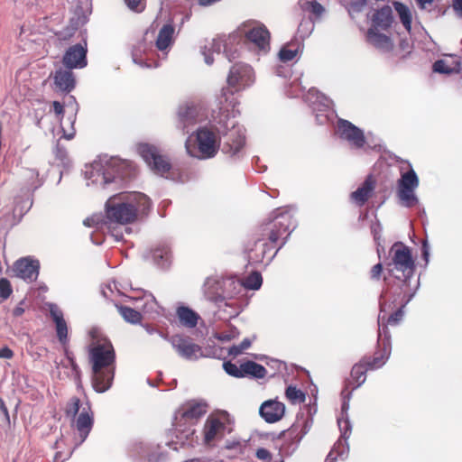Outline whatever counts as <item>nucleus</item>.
<instances>
[{
  "label": "nucleus",
  "mask_w": 462,
  "mask_h": 462,
  "mask_svg": "<svg viewBox=\"0 0 462 462\" xmlns=\"http://www.w3.org/2000/svg\"><path fill=\"white\" fill-rule=\"evenodd\" d=\"M304 98L314 111L328 112L332 106V100L315 88H310Z\"/></svg>",
  "instance_id": "nucleus-24"
},
{
  "label": "nucleus",
  "mask_w": 462,
  "mask_h": 462,
  "mask_svg": "<svg viewBox=\"0 0 462 462\" xmlns=\"http://www.w3.org/2000/svg\"><path fill=\"white\" fill-rule=\"evenodd\" d=\"M174 33V25L168 23L162 25L156 36V28L152 24L145 31L143 39L133 49L132 57L134 62L141 67H158L157 62L153 64L150 62V57L155 53L156 50L166 55L173 44Z\"/></svg>",
  "instance_id": "nucleus-4"
},
{
  "label": "nucleus",
  "mask_w": 462,
  "mask_h": 462,
  "mask_svg": "<svg viewBox=\"0 0 462 462\" xmlns=\"http://www.w3.org/2000/svg\"><path fill=\"white\" fill-rule=\"evenodd\" d=\"M385 317L378 315V346L380 351L373 358L365 357L366 365L370 370H375L382 367L391 355V337L388 328L383 325Z\"/></svg>",
  "instance_id": "nucleus-9"
},
{
  "label": "nucleus",
  "mask_w": 462,
  "mask_h": 462,
  "mask_svg": "<svg viewBox=\"0 0 462 462\" xmlns=\"http://www.w3.org/2000/svg\"><path fill=\"white\" fill-rule=\"evenodd\" d=\"M393 6L403 27L408 32H410L411 30L412 21V14L411 9L409 8V6L401 2H394Z\"/></svg>",
  "instance_id": "nucleus-38"
},
{
  "label": "nucleus",
  "mask_w": 462,
  "mask_h": 462,
  "mask_svg": "<svg viewBox=\"0 0 462 462\" xmlns=\"http://www.w3.org/2000/svg\"><path fill=\"white\" fill-rule=\"evenodd\" d=\"M243 377L251 375L254 378L262 379L266 375V369L260 364L254 361H246L242 364Z\"/></svg>",
  "instance_id": "nucleus-39"
},
{
  "label": "nucleus",
  "mask_w": 462,
  "mask_h": 462,
  "mask_svg": "<svg viewBox=\"0 0 462 462\" xmlns=\"http://www.w3.org/2000/svg\"><path fill=\"white\" fill-rule=\"evenodd\" d=\"M245 445H246L245 441H242L239 439H231V440H226L225 448L226 449H230V450L234 449L238 453H242L244 448H245Z\"/></svg>",
  "instance_id": "nucleus-55"
},
{
  "label": "nucleus",
  "mask_w": 462,
  "mask_h": 462,
  "mask_svg": "<svg viewBox=\"0 0 462 462\" xmlns=\"http://www.w3.org/2000/svg\"><path fill=\"white\" fill-rule=\"evenodd\" d=\"M138 152L155 173L164 176L170 171V162L161 153L156 146L149 143H141L138 145Z\"/></svg>",
  "instance_id": "nucleus-11"
},
{
  "label": "nucleus",
  "mask_w": 462,
  "mask_h": 462,
  "mask_svg": "<svg viewBox=\"0 0 462 462\" xmlns=\"http://www.w3.org/2000/svg\"><path fill=\"white\" fill-rule=\"evenodd\" d=\"M242 282V288L249 289V290H258L262 283L263 278L260 273L254 272L250 275H248Z\"/></svg>",
  "instance_id": "nucleus-45"
},
{
  "label": "nucleus",
  "mask_w": 462,
  "mask_h": 462,
  "mask_svg": "<svg viewBox=\"0 0 462 462\" xmlns=\"http://www.w3.org/2000/svg\"><path fill=\"white\" fill-rule=\"evenodd\" d=\"M23 177L26 180V188L28 190H34L42 185L39 173L35 169H26L23 171Z\"/></svg>",
  "instance_id": "nucleus-43"
},
{
  "label": "nucleus",
  "mask_w": 462,
  "mask_h": 462,
  "mask_svg": "<svg viewBox=\"0 0 462 462\" xmlns=\"http://www.w3.org/2000/svg\"><path fill=\"white\" fill-rule=\"evenodd\" d=\"M14 356V352L8 346H4L0 349V358L11 359Z\"/></svg>",
  "instance_id": "nucleus-61"
},
{
  "label": "nucleus",
  "mask_w": 462,
  "mask_h": 462,
  "mask_svg": "<svg viewBox=\"0 0 462 462\" xmlns=\"http://www.w3.org/2000/svg\"><path fill=\"white\" fill-rule=\"evenodd\" d=\"M259 413L266 422L274 423L284 416L285 405L276 400H268L262 403Z\"/></svg>",
  "instance_id": "nucleus-23"
},
{
  "label": "nucleus",
  "mask_w": 462,
  "mask_h": 462,
  "mask_svg": "<svg viewBox=\"0 0 462 462\" xmlns=\"http://www.w3.org/2000/svg\"><path fill=\"white\" fill-rule=\"evenodd\" d=\"M285 395L291 403H301L305 402V393L295 386L287 387Z\"/></svg>",
  "instance_id": "nucleus-46"
},
{
  "label": "nucleus",
  "mask_w": 462,
  "mask_h": 462,
  "mask_svg": "<svg viewBox=\"0 0 462 462\" xmlns=\"http://www.w3.org/2000/svg\"><path fill=\"white\" fill-rule=\"evenodd\" d=\"M48 308L50 315L56 326L57 337L60 342L65 345L68 342V326L63 318V313L54 303H50Z\"/></svg>",
  "instance_id": "nucleus-25"
},
{
  "label": "nucleus",
  "mask_w": 462,
  "mask_h": 462,
  "mask_svg": "<svg viewBox=\"0 0 462 462\" xmlns=\"http://www.w3.org/2000/svg\"><path fill=\"white\" fill-rule=\"evenodd\" d=\"M69 98L72 99L73 102L75 103V107L72 109V115H71V116H69L68 118V121H69V123L70 125V130L67 131L65 129V127L63 125H61L62 131H63V136L67 140H71L74 137V135H75L74 123H75V120H76V114H77L78 109H79L78 104L76 103V100H75L74 97H70Z\"/></svg>",
  "instance_id": "nucleus-48"
},
{
  "label": "nucleus",
  "mask_w": 462,
  "mask_h": 462,
  "mask_svg": "<svg viewBox=\"0 0 462 462\" xmlns=\"http://www.w3.org/2000/svg\"><path fill=\"white\" fill-rule=\"evenodd\" d=\"M420 180L413 169L402 173L397 181V196L401 204L406 208H411L419 201L415 190L419 187Z\"/></svg>",
  "instance_id": "nucleus-10"
},
{
  "label": "nucleus",
  "mask_w": 462,
  "mask_h": 462,
  "mask_svg": "<svg viewBox=\"0 0 462 462\" xmlns=\"http://www.w3.org/2000/svg\"><path fill=\"white\" fill-rule=\"evenodd\" d=\"M350 393L347 394L346 397H344L342 406H341V413L340 416H348V410H349V400H350Z\"/></svg>",
  "instance_id": "nucleus-58"
},
{
  "label": "nucleus",
  "mask_w": 462,
  "mask_h": 462,
  "mask_svg": "<svg viewBox=\"0 0 462 462\" xmlns=\"http://www.w3.org/2000/svg\"><path fill=\"white\" fill-rule=\"evenodd\" d=\"M313 420L303 414L298 415L295 422L286 430L280 432L278 439L282 441L279 453L282 457L292 455L298 448L300 442L310 431Z\"/></svg>",
  "instance_id": "nucleus-7"
},
{
  "label": "nucleus",
  "mask_w": 462,
  "mask_h": 462,
  "mask_svg": "<svg viewBox=\"0 0 462 462\" xmlns=\"http://www.w3.org/2000/svg\"><path fill=\"white\" fill-rule=\"evenodd\" d=\"M80 410V400L78 397H72L66 408V414L67 416L72 417L73 419L76 418L77 414L79 412Z\"/></svg>",
  "instance_id": "nucleus-51"
},
{
  "label": "nucleus",
  "mask_w": 462,
  "mask_h": 462,
  "mask_svg": "<svg viewBox=\"0 0 462 462\" xmlns=\"http://www.w3.org/2000/svg\"><path fill=\"white\" fill-rule=\"evenodd\" d=\"M222 301L226 299H232L242 291V282L232 277L222 278Z\"/></svg>",
  "instance_id": "nucleus-34"
},
{
  "label": "nucleus",
  "mask_w": 462,
  "mask_h": 462,
  "mask_svg": "<svg viewBox=\"0 0 462 462\" xmlns=\"http://www.w3.org/2000/svg\"><path fill=\"white\" fill-rule=\"evenodd\" d=\"M84 174L88 186L118 188L134 177V169L127 161L104 155L86 166Z\"/></svg>",
  "instance_id": "nucleus-1"
},
{
  "label": "nucleus",
  "mask_w": 462,
  "mask_h": 462,
  "mask_svg": "<svg viewBox=\"0 0 462 462\" xmlns=\"http://www.w3.org/2000/svg\"><path fill=\"white\" fill-rule=\"evenodd\" d=\"M373 27L376 29L387 30L393 23V10L389 5H383L376 10L371 17Z\"/></svg>",
  "instance_id": "nucleus-30"
},
{
  "label": "nucleus",
  "mask_w": 462,
  "mask_h": 462,
  "mask_svg": "<svg viewBox=\"0 0 462 462\" xmlns=\"http://www.w3.org/2000/svg\"><path fill=\"white\" fill-rule=\"evenodd\" d=\"M53 79L55 88L59 91L69 93L75 88L74 73L69 69L56 70Z\"/></svg>",
  "instance_id": "nucleus-26"
},
{
  "label": "nucleus",
  "mask_w": 462,
  "mask_h": 462,
  "mask_svg": "<svg viewBox=\"0 0 462 462\" xmlns=\"http://www.w3.org/2000/svg\"><path fill=\"white\" fill-rule=\"evenodd\" d=\"M125 2L131 10L141 11V0H125Z\"/></svg>",
  "instance_id": "nucleus-63"
},
{
  "label": "nucleus",
  "mask_w": 462,
  "mask_h": 462,
  "mask_svg": "<svg viewBox=\"0 0 462 462\" xmlns=\"http://www.w3.org/2000/svg\"><path fill=\"white\" fill-rule=\"evenodd\" d=\"M232 105V116L226 106H220L217 112H213L212 126L219 135L223 136L221 151L232 158H240L245 144V130L235 120V105Z\"/></svg>",
  "instance_id": "nucleus-2"
},
{
  "label": "nucleus",
  "mask_w": 462,
  "mask_h": 462,
  "mask_svg": "<svg viewBox=\"0 0 462 462\" xmlns=\"http://www.w3.org/2000/svg\"><path fill=\"white\" fill-rule=\"evenodd\" d=\"M87 42L70 46L65 52L62 63L66 69H83L87 66Z\"/></svg>",
  "instance_id": "nucleus-19"
},
{
  "label": "nucleus",
  "mask_w": 462,
  "mask_h": 462,
  "mask_svg": "<svg viewBox=\"0 0 462 462\" xmlns=\"http://www.w3.org/2000/svg\"><path fill=\"white\" fill-rule=\"evenodd\" d=\"M272 243L264 239H258L254 242V247L248 250V261L250 263H262L266 256L267 252L273 248Z\"/></svg>",
  "instance_id": "nucleus-33"
},
{
  "label": "nucleus",
  "mask_w": 462,
  "mask_h": 462,
  "mask_svg": "<svg viewBox=\"0 0 462 462\" xmlns=\"http://www.w3.org/2000/svg\"><path fill=\"white\" fill-rule=\"evenodd\" d=\"M225 429V425L218 419H208L205 424V440L211 442Z\"/></svg>",
  "instance_id": "nucleus-36"
},
{
  "label": "nucleus",
  "mask_w": 462,
  "mask_h": 462,
  "mask_svg": "<svg viewBox=\"0 0 462 462\" xmlns=\"http://www.w3.org/2000/svg\"><path fill=\"white\" fill-rule=\"evenodd\" d=\"M12 271L15 277L32 282L39 276L40 262L31 257H23L14 262Z\"/></svg>",
  "instance_id": "nucleus-18"
},
{
  "label": "nucleus",
  "mask_w": 462,
  "mask_h": 462,
  "mask_svg": "<svg viewBox=\"0 0 462 462\" xmlns=\"http://www.w3.org/2000/svg\"><path fill=\"white\" fill-rule=\"evenodd\" d=\"M222 278L218 277H208L206 279L203 290L206 297L215 302H222L223 298V287Z\"/></svg>",
  "instance_id": "nucleus-31"
},
{
  "label": "nucleus",
  "mask_w": 462,
  "mask_h": 462,
  "mask_svg": "<svg viewBox=\"0 0 462 462\" xmlns=\"http://www.w3.org/2000/svg\"><path fill=\"white\" fill-rule=\"evenodd\" d=\"M337 425L341 432V437L346 440L351 433V423L348 416H339L337 418Z\"/></svg>",
  "instance_id": "nucleus-49"
},
{
  "label": "nucleus",
  "mask_w": 462,
  "mask_h": 462,
  "mask_svg": "<svg viewBox=\"0 0 462 462\" xmlns=\"http://www.w3.org/2000/svg\"><path fill=\"white\" fill-rule=\"evenodd\" d=\"M208 404L204 401H189L180 407L175 413L173 426L175 430L185 434L188 438L194 433L190 426L206 414Z\"/></svg>",
  "instance_id": "nucleus-8"
},
{
  "label": "nucleus",
  "mask_w": 462,
  "mask_h": 462,
  "mask_svg": "<svg viewBox=\"0 0 462 462\" xmlns=\"http://www.w3.org/2000/svg\"><path fill=\"white\" fill-rule=\"evenodd\" d=\"M177 316L180 322L189 328H195L198 324L199 315L191 309L180 306L177 309Z\"/></svg>",
  "instance_id": "nucleus-35"
},
{
  "label": "nucleus",
  "mask_w": 462,
  "mask_h": 462,
  "mask_svg": "<svg viewBox=\"0 0 462 462\" xmlns=\"http://www.w3.org/2000/svg\"><path fill=\"white\" fill-rule=\"evenodd\" d=\"M275 216L273 217V226L269 234L270 243L275 244L280 237L286 232H288L282 245L276 249L273 256L269 259V262L275 256L277 252L285 245L288 236L291 232L295 228V221L292 218V216L290 212L277 209L274 212Z\"/></svg>",
  "instance_id": "nucleus-12"
},
{
  "label": "nucleus",
  "mask_w": 462,
  "mask_h": 462,
  "mask_svg": "<svg viewBox=\"0 0 462 462\" xmlns=\"http://www.w3.org/2000/svg\"><path fill=\"white\" fill-rule=\"evenodd\" d=\"M413 295H414V293H411L408 296L403 295L402 300H400L401 307L396 311L392 313L389 317L386 316L385 310H383V305L382 303L380 304L381 310H380L379 315L382 314L385 317L383 325L386 328L388 325L396 326L400 323V321L402 319V318L404 316L403 309L411 300Z\"/></svg>",
  "instance_id": "nucleus-32"
},
{
  "label": "nucleus",
  "mask_w": 462,
  "mask_h": 462,
  "mask_svg": "<svg viewBox=\"0 0 462 462\" xmlns=\"http://www.w3.org/2000/svg\"><path fill=\"white\" fill-rule=\"evenodd\" d=\"M93 423L94 420L90 411V406L88 403H87V406L82 407L79 416L73 420L72 425L75 427L78 432V437L76 439H79L76 447L81 445L87 439L92 430Z\"/></svg>",
  "instance_id": "nucleus-22"
},
{
  "label": "nucleus",
  "mask_w": 462,
  "mask_h": 462,
  "mask_svg": "<svg viewBox=\"0 0 462 462\" xmlns=\"http://www.w3.org/2000/svg\"><path fill=\"white\" fill-rule=\"evenodd\" d=\"M151 199L141 192L119 193L110 197L106 203L107 223L126 225L136 219L137 212L147 213Z\"/></svg>",
  "instance_id": "nucleus-3"
},
{
  "label": "nucleus",
  "mask_w": 462,
  "mask_h": 462,
  "mask_svg": "<svg viewBox=\"0 0 462 462\" xmlns=\"http://www.w3.org/2000/svg\"><path fill=\"white\" fill-rule=\"evenodd\" d=\"M116 306L118 310V312L121 314V316L124 318V319L125 321L132 323V324H136L141 321L142 315L138 310H136L131 307H127V306H123V305H116Z\"/></svg>",
  "instance_id": "nucleus-42"
},
{
  "label": "nucleus",
  "mask_w": 462,
  "mask_h": 462,
  "mask_svg": "<svg viewBox=\"0 0 462 462\" xmlns=\"http://www.w3.org/2000/svg\"><path fill=\"white\" fill-rule=\"evenodd\" d=\"M185 147L191 157L207 160L217 155L220 142L214 132L207 127H200L196 131L195 136L188 137Z\"/></svg>",
  "instance_id": "nucleus-6"
},
{
  "label": "nucleus",
  "mask_w": 462,
  "mask_h": 462,
  "mask_svg": "<svg viewBox=\"0 0 462 462\" xmlns=\"http://www.w3.org/2000/svg\"><path fill=\"white\" fill-rule=\"evenodd\" d=\"M315 117H316L317 124H319V125H326L329 121V117H328V115L327 114V112L320 113V114L317 113Z\"/></svg>",
  "instance_id": "nucleus-62"
},
{
  "label": "nucleus",
  "mask_w": 462,
  "mask_h": 462,
  "mask_svg": "<svg viewBox=\"0 0 462 462\" xmlns=\"http://www.w3.org/2000/svg\"><path fill=\"white\" fill-rule=\"evenodd\" d=\"M433 71L440 74H452L460 72V62H453L452 65H448L444 60H438L433 63Z\"/></svg>",
  "instance_id": "nucleus-41"
},
{
  "label": "nucleus",
  "mask_w": 462,
  "mask_h": 462,
  "mask_svg": "<svg viewBox=\"0 0 462 462\" xmlns=\"http://www.w3.org/2000/svg\"><path fill=\"white\" fill-rule=\"evenodd\" d=\"M168 341L171 344L173 349L183 359L188 361H196L201 357H208L209 354L201 346L195 344L188 337L175 335Z\"/></svg>",
  "instance_id": "nucleus-13"
},
{
  "label": "nucleus",
  "mask_w": 462,
  "mask_h": 462,
  "mask_svg": "<svg viewBox=\"0 0 462 462\" xmlns=\"http://www.w3.org/2000/svg\"><path fill=\"white\" fill-rule=\"evenodd\" d=\"M383 271L382 263H376L373 266L371 270V278L378 280L380 278L381 273Z\"/></svg>",
  "instance_id": "nucleus-59"
},
{
  "label": "nucleus",
  "mask_w": 462,
  "mask_h": 462,
  "mask_svg": "<svg viewBox=\"0 0 462 462\" xmlns=\"http://www.w3.org/2000/svg\"><path fill=\"white\" fill-rule=\"evenodd\" d=\"M367 42L383 52H388L393 50V43L392 39L378 32L376 28H370L366 34Z\"/></svg>",
  "instance_id": "nucleus-28"
},
{
  "label": "nucleus",
  "mask_w": 462,
  "mask_h": 462,
  "mask_svg": "<svg viewBox=\"0 0 462 462\" xmlns=\"http://www.w3.org/2000/svg\"><path fill=\"white\" fill-rule=\"evenodd\" d=\"M337 127L340 138L346 140L353 147L359 149L365 145L364 132L351 122L339 119Z\"/></svg>",
  "instance_id": "nucleus-21"
},
{
  "label": "nucleus",
  "mask_w": 462,
  "mask_h": 462,
  "mask_svg": "<svg viewBox=\"0 0 462 462\" xmlns=\"http://www.w3.org/2000/svg\"><path fill=\"white\" fill-rule=\"evenodd\" d=\"M224 47V53L229 61L236 60L238 57L237 50L232 51L228 48L227 44H224V41L221 38L212 39L210 41L206 40L204 45L200 47V52L204 56L205 63L212 65L214 59L212 55L214 53L220 54L222 48Z\"/></svg>",
  "instance_id": "nucleus-17"
},
{
  "label": "nucleus",
  "mask_w": 462,
  "mask_h": 462,
  "mask_svg": "<svg viewBox=\"0 0 462 462\" xmlns=\"http://www.w3.org/2000/svg\"><path fill=\"white\" fill-rule=\"evenodd\" d=\"M178 116V127L188 134L192 126L202 120L204 114L201 106L187 104L179 108Z\"/></svg>",
  "instance_id": "nucleus-20"
},
{
  "label": "nucleus",
  "mask_w": 462,
  "mask_h": 462,
  "mask_svg": "<svg viewBox=\"0 0 462 462\" xmlns=\"http://www.w3.org/2000/svg\"><path fill=\"white\" fill-rule=\"evenodd\" d=\"M368 370H370V368L366 365L365 359L364 358L352 367L351 377L356 383L354 389L360 387L365 382V374Z\"/></svg>",
  "instance_id": "nucleus-40"
},
{
  "label": "nucleus",
  "mask_w": 462,
  "mask_h": 462,
  "mask_svg": "<svg viewBox=\"0 0 462 462\" xmlns=\"http://www.w3.org/2000/svg\"><path fill=\"white\" fill-rule=\"evenodd\" d=\"M392 252L393 253V263L395 268L402 272L406 279L410 278L415 269L410 248L402 243H396L393 245Z\"/></svg>",
  "instance_id": "nucleus-16"
},
{
  "label": "nucleus",
  "mask_w": 462,
  "mask_h": 462,
  "mask_svg": "<svg viewBox=\"0 0 462 462\" xmlns=\"http://www.w3.org/2000/svg\"><path fill=\"white\" fill-rule=\"evenodd\" d=\"M375 188V181L372 176H368L362 185L350 194V199L357 206H363L372 196Z\"/></svg>",
  "instance_id": "nucleus-27"
},
{
  "label": "nucleus",
  "mask_w": 462,
  "mask_h": 462,
  "mask_svg": "<svg viewBox=\"0 0 462 462\" xmlns=\"http://www.w3.org/2000/svg\"><path fill=\"white\" fill-rule=\"evenodd\" d=\"M299 5L302 11L308 12L319 17L324 12V7L317 1L299 0Z\"/></svg>",
  "instance_id": "nucleus-44"
},
{
  "label": "nucleus",
  "mask_w": 462,
  "mask_h": 462,
  "mask_svg": "<svg viewBox=\"0 0 462 462\" xmlns=\"http://www.w3.org/2000/svg\"><path fill=\"white\" fill-rule=\"evenodd\" d=\"M252 342L249 338H244L238 345H234L228 349V354L236 356L243 353L245 349L249 348Z\"/></svg>",
  "instance_id": "nucleus-52"
},
{
  "label": "nucleus",
  "mask_w": 462,
  "mask_h": 462,
  "mask_svg": "<svg viewBox=\"0 0 462 462\" xmlns=\"http://www.w3.org/2000/svg\"><path fill=\"white\" fill-rule=\"evenodd\" d=\"M223 368L227 374L236 378H243L242 364L240 366H237L231 361H226L223 363Z\"/></svg>",
  "instance_id": "nucleus-50"
},
{
  "label": "nucleus",
  "mask_w": 462,
  "mask_h": 462,
  "mask_svg": "<svg viewBox=\"0 0 462 462\" xmlns=\"http://www.w3.org/2000/svg\"><path fill=\"white\" fill-rule=\"evenodd\" d=\"M255 456H256V457L259 460H264V461H271L272 460V454H271V452L268 449L264 448H258L256 450Z\"/></svg>",
  "instance_id": "nucleus-57"
},
{
  "label": "nucleus",
  "mask_w": 462,
  "mask_h": 462,
  "mask_svg": "<svg viewBox=\"0 0 462 462\" xmlns=\"http://www.w3.org/2000/svg\"><path fill=\"white\" fill-rule=\"evenodd\" d=\"M92 365V385L97 393H105L112 386L116 371V353L108 341L94 346L89 351Z\"/></svg>",
  "instance_id": "nucleus-5"
},
{
  "label": "nucleus",
  "mask_w": 462,
  "mask_h": 462,
  "mask_svg": "<svg viewBox=\"0 0 462 462\" xmlns=\"http://www.w3.org/2000/svg\"><path fill=\"white\" fill-rule=\"evenodd\" d=\"M366 5V0H351L349 3L348 13L352 16L354 14L360 13Z\"/></svg>",
  "instance_id": "nucleus-56"
},
{
  "label": "nucleus",
  "mask_w": 462,
  "mask_h": 462,
  "mask_svg": "<svg viewBox=\"0 0 462 462\" xmlns=\"http://www.w3.org/2000/svg\"><path fill=\"white\" fill-rule=\"evenodd\" d=\"M244 33L254 50L264 54L269 51L270 32L264 25L253 22L245 25Z\"/></svg>",
  "instance_id": "nucleus-14"
},
{
  "label": "nucleus",
  "mask_w": 462,
  "mask_h": 462,
  "mask_svg": "<svg viewBox=\"0 0 462 462\" xmlns=\"http://www.w3.org/2000/svg\"><path fill=\"white\" fill-rule=\"evenodd\" d=\"M101 222L100 216H93L84 220V225L87 226H97Z\"/></svg>",
  "instance_id": "nucleus-60"
},
{
  "label": "nucleus",
  "mask_w": 462,
  "mask_h": 462,
  "mask_svg": "<svg viewBox=\"0 0 462 462\" xmlns=\"http://www.w3.org/2000/svg\"><path fill=\"white\" fill-rule=\"evenodd\" d=\"M154 262L162 268L169 266L171 263V248L167 244L160 245L152 252Z\"/></svg>",
  "instance_id": "nucleus-37"
},
{
  "label": "nucleus",
  "mask_w": 462,
  "mask_h": 462,
  "mask_svg": "<svg viewBox=\"0 0 462 462\" xmlns=\"http://www.w3.org/2000/svg\"><path fill=\"white\" fill-rule=\"evenodd\" d=\"M12 292L13 290L10 282L5 278L0 279V298L6 300L10 297Z\"/></svg>",
  "instance_id": "nucleus-54"
},
{
  "label": "nucleus",
  "mask_w": 462,
  "mask_h": 462,
  "mask_svg": "<svg viewBox=\"0 0 462 462\" xmlns=\"http://www.w3.org/2000/svg\"><path fill=\"white\" fill-rule=\"evenodd\" d=\"M116 292L120 294V291L117 287V284L114 281L101 287V293L104 296V298L107 300H113V296Z\"/></svg>",
  "instance_id": "nucleus-53"
},
{
  "label": "nucleus",
  "mask_w": 462,
  "mask_h": 462,
  "mask_svg": "<svg viewBox=\"0 0 462 462\" xmlns=\"http://www.w3.org/2000/svg\"><path fill=\"white\" fill-rule=\"evenodd\" d=\"M293 43H288L280 50L279 51V59L282 62H288L292 60L299 51V46L295 48H291Z\"/></svg>",
  "instance_id": "nucleus-47"
},
{
  "label": "nucleus",
  "mask_w": 462,
  "mask_h": 462,
  "mask_svg": "<svg viewBox=\"0 0 462 462\" xmlns=\"http://www.w3.org/2000/svg\"><path fill=\"white\" fill-rule=\"evenodd\" d=\"M254 82V73L251 66L245 63H236L231 67L227 76V83L236 90L243 89Z\"/></svg>",
  "instance_id": "nucleus-15"
},
{
  "label": "nucleus",
  "mask_w": 462,
  "mask_h": 462,
  "mask_svg": "<svg viewBox=\"0 0 462 462\" xmlns=\"http://www.w3.org/2000/svg\"><path fill=\"white\" fill-rule=\"evenodd\" d=\"M453 8L457 15L462 18V0H453Z\"/></svg>",
  "instance_id": "nucleus-64"
},
{
  "label": "nucleus",
  "mask_w": 462,
  "mask_h": 462,
  "mask_svg": "<svg viewBox=\"0 0 462 462\" xmlns=\"http://www.w3.org/2000/svg\"><path fill=\"white\" fill-rule=\"evenodd\" d=\"M131 299L136 301V306H140L144 313H155L159 315L162 311V308L151 292L142 291L141 296L131 297Z\"/></svg>",
  "instance_id": "nucleus-29"
}]
</instances>
